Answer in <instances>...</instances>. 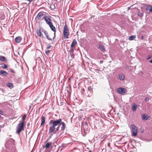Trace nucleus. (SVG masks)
Segmentation results:
<instances>
[{"label": "nucleus", "instance_id": "15", "mask_svg": "<svg viewBox=\"0 0 152 152\" xmlns=\"http://www.w3.org/2000/svg\"><path fill=\"white\" fill-rule=\"evenodd\" d=\"M149 117L148 115L145 114H144L142 116V118L143 120L146 121L148 119Z\"/></svg>", "mask_w": 152, "mask_h": 152}, {"label": "nucleus", "instance_id": "20", "mask_svg": "<svg viewBox=\"0 0 152 152\" xmlns=\"http://www.w3.org/2000/svg\"><path fill=\"white\" fill-rule=\"evenodd\" d=\"M0 60L3 61H7L5 58L4 56H1L0 57Z\"/></svg>", "mask_w": 152, "mask_h": 152}, {"label": "nucleus", "instance_id": "38", "mask_svg": "<svg viewBox=\"0 0 152 152\" xmlns=\"http://www.w3.org/2000/svg\"><path fill=\"white\" fill-rule=\"evenodd\" d=\"M150 63H152V60H150Z\"/></svg>", "mask_w": 152, "mask_h": 152}, {"label": "nucleus", "instance_id": "22", "mask_svg": "<svg viewBox=\"0 0 152 152\" xmlns=\"http://www.w3.org/2000/svg\"><path fill=\"white\" fill-rule=\"evenodd\" d=\"M2 67L4 69H6L7 68V66L5 64H1Z\"/></svg>", "mask_w": 152, "mask_h": 152}, {"label": "nucleus", "instance_id": "2", "mask_svg": "<svg viewBox=\"0 0 152 152\" xmlns=\"http://www.w3.org/2000/svg\"><path fill=\"white\" fill-rule=\"evenodd\" d=\"M69 34V30L67 25L65 24L64 26L63 29V36L64 39H67L68 38Z\"/></svg>", "mask_w": 152, "mask_h": 152}, {"label": "nucleus", "instance_id": "35", "mask_svg": "<svg viewBox=\"0 0 152 152\" xmlns=\"http://www.w3.org/2000/svg\"><path fill=\"white\" fill-rule=\"evenodd\" d=\"M149 99L148 98H146L145 99V100L146 101H148L149 100Z\"/></svg>", "mask_w": 152, "mask_h": 152}, {"label": "nucleus", "instance_id": "12", "mask_svg": "<svg viewBox=\"0 0 152 152\" xmlns=\"http://www.w3.org/2000/svg\"><path fill=\"white\" fill-rule=\"evenodd\" d=\"M41 126L44 125L45 122V117L44 116H42L41 117Z\"/></svg>", "mask_w": 152, "mask_h": 152}, {"label": "nucleus", "instance_id": "9", "mask_svg": "<svg viewBox=\"0 0 152 152\" xmlns=\"http://www.w3.org/2000/svg\"><path fill=\"white\" fill-rule=\"evenodd\" d=\"M146 10L147 11H148L149 13L152 12V6L148 5L146 8Z\"/></svg>", "mask_w": 152, "mask_h": 152}, {"label": "nucleus", "instance_id": "13", "mask_svg": "<svg viewBox=\"0 0 152 152\" xmlns=\"http://www.w3.org/2000/svg\"><path fill=\"white\" fill-rule=\"evenodd\" d=\"M137 107V105L136 104H133L132 107V110L133 111H135L136 110Z\"/></svg>", "mask_w": 152, "mask_h": 152}, {"label": "nucleus", "instance_id": "43", "mask_svg": "<svg viewBox=\"0 0 152 152\" xmlns=\"http://www.w3.org/2000/svg\"><path fill=\"white\" fill-rule=\"evenodd\" d=\"M83 126H83V125L82 126V127L83 128Z\"/></svg>", "mask_w": 152, "mask_h": 152}, {"label": "nucleus", "instance_id": "6", "mask_svg": "<svg viewBox=\"0 0 152 152\" xmlns=\"http://www.w3.org/2000/svg\"><path fill=\"white\" fill-rule=\"evenodd\" d=\"M132 136H136L137 134V130L136 126L134 124L132 125Z\"/></svg>", "mask_w": 152, "mask_h": 152}, {"label": "nucleus", "instance_id": "8", "mask_svg": "<svg viewBox=\"0 0 152 152\" xmlns=\"http://www.w3.org/2000/svg\"><path fill=\"white\" fill-rule=\"evenodd\" d=\"M22 39V38L20 36H18L16 37L15 38V41L16 42L18 43H19L21 42Z\"/></svg>", "mask_w": 152, "mask_h": 152}, {"label": "nucleus", "instance_id": "24", "mask_svg": "<svg viewBox=\"0 0 152 152\" xmlns=\"http://www.w3.org/2000/svg\"><path fill=\"white\" fill-rule=\"evenodd\" d=\"M74 51V50L73 48L71 47L70 50H69V53H73Z\"/></svg>", "mask_w": 152, "mask_h": 152}, {"label": "nucleus", "instance_id": "40", "mask_svg": "<svg viewBox=\"0 0 152 152\" xmlns=\"http://www.w3.org/2000/svg\"><path fill=\"white\" fill-rule=\"evenodd\" d=\"M141 38L142 39H143V36H141Z\"/></svg>", "mask_w": 152, "mask_h": 152}, {"label": "nucleus", "instance_id": "31", "mask_svg": "<svg viewBox=\"0 0 152 152\" xmlns=\"http://www.w3.org/2000/svg\"><path fill=\"white\" fill-rule=\"evenodd\" d=\"M50 51L49 50H47V51H45V53L47 54L48 55L49 53H50Z\"/></svg>", "mask_w": 152, "mask_h": 152}, {"label": "nucleus", "instance_id": "41", "mask_svg": "<svg viewBox=\"0 0 152 152\" xmlns=\"http://www.w3.org/2000/svg\"><path fill=\"white\" fill-rule=\"evenodd\" d=\"M11 72H13V70H11Z\"/></svg>", "mask_w": 152, "mask_h": 152}, {"label": "nucleus", "instance_id": "7", "mask_svg": "<svg viewBox=\"0 0 152 152\" xmlns=\"http://www.w3.org/2000/svg\"><path fill=\"white\" fill-rule=\"evenodd\" d=\"M117 91L119 93L123 94H124L127 91L126 89L123 88H118Z\"/></svg>", "mask_w": 152, "mask_h": 152}, {"label": "nucleus", "instance_id": "3", "mask_svg": "<svg viewBox=\"0 0 152 152\" xmlns=\"http://www.w3.org/2000/svg\"><path fill=\"white\" fill-rule=\"evenodd\" d=\"M23 122L20 123L18 124L16 128V132L19 134L20 133L24 130Z\"/></svg>", "mask_w": 152, "mask_h": 152}, {"label": "nucleus", "instance_id": "25", "mask_svg": "<svg viewBox=\"0 0 152 152\" xmlns=\"http://www.w3.org/2000/svg\"><path fill=\"white\" fill-rule=\"evenodd\" d=\"M70 55L72 59H73L74 58V53H70Z\"/></svg>", "mask_w": 152, "mask_h": 152}, {"label": "nucleus", "instance_id": "18", "mask_svg": "<svg viewBox=\"0 0 152 152\" xmlns=\"http://www.w3.org/2000/svg\"><path fill=\"white\" fill-rule=\"evenodd\" d=\"M37 34L40 37L41 36V33L40 31V29H37Z\"/></svg>", "mask_w": 152, "mask_h": 152}, {"label": "nucleus", "instance_id": "10", "mask_svg": "<svg viewBox=\"0 0 152 152\" xmlns=\"http://www.w3.org/2000/svg\"><path fill=\"white\" fill-rule=\"evenodd\" d=\"M51 29L54 32V34H56V29L55 27L53 26V23H51L49 25Z\"/></svg>", "mask_w": 152, "mask_h": 152}, {"label": "nucleus", "instance_id": "14", "mask_svg": "<svg viewBox=\"0 0 152 152\" xmlns=\"http://www.w3.org/2000/svg\"><path fill=\"white\" fill-rule=\"evenodd\" d=\"M77 44V41L75 39H74L71 45V47L73 48L74 46H75Z\"/></svg>", "mask_w": 152, "mask_h": 152}, {"label": "nucleus", "instance_id": "17", "mask_svg": "<svg viewBox=\"0 0 152 152\" xmlns=\"http://www.w3.org/2000/svg\"><path fill=\"white\" fill-rule=\"evenodd\" d=\"M7 86L10 88H12L13 87V84L11 83H8L7 84Z\"/></svg>", "mask_w": 152, "mask_h": 152}, {"label": "nucleus", "instance_id": "11", "mask_svg": "<svg viewBox=\"0 0 152 152\" xmlns=\"http://www.w3.org/2000/svg\"><path fill=\"white\" fill-rule=\"evenodd\" d=\"M7 75V72L4 70H1L0 71V75H3L6 76Z\"/></svg>", "mask_w": 152, "mask_h": 152}, {"label": "nucleus", "instance_id": "45", "mask_svg": "<svg viewBox=\"0 0 152 152\" xmlns=\"http://www.w3.org/2000/svg\"><path fill=\"white\" fill-rule=\"evenodd\" d=\"M1 131V130H0V131Z\"/></svg>", "mask_w": 152, "mask_h": 152}, {"label": "nucleus", "instance_id": "42", "mask_svg": "<svg viewBox=\"0 0 152 152\" xmlns=\"http://www.w3.org/2000/svg\"><path fill=\"white\" fill-rule=\"evenodd\" d=\"M89 152H92L91 151H89Z\"/></svg>", "mask_w": 152, "mask_h": 152}, {"label": "nucleus", "instance_id": "4", "mask_svg": "<svg viewBox=\"0 0 152 152\" xmlns=\"http://www.w3.org/2000/svg\"><path fill=\"white\" fill-rule=\"evenodd\" d=\"M43 12H39L36 16L35 19L38 21L39 20H41L44 19Z\"/></svg>", "mask_w": 152, "mask_h": 152}, {"label": "nucleus", "instance_id": "16", "mask_svg": "<svg viewBox=\"0 0 152 152\" xmlns=\"http://www.w3.org/2000/svg\"><path fill=\"white\" fill-rule=\"evenodd\" d=\"M51 145V144L50 142H48L45 145V147L46 149L49 148L50 145Z\"/></svg>", "mask_w": 152, "mask_h": 152}, {"label": "nucleus", "instance_id": "1", "mask_svg": "<svg viewBox=\"0 0 152 152\" xmlns=\"http://www.w3.org/2000/svg\"><path fill=\"white\" fill-rule=\"evenodd\" d=\"M62 119L54 120H51L50 121L49 124L50 126L49 133H51L54 131V133L58 136H61L64 133L66 127L64 122H61Z\"/></svg>", "mask_w": 152, "mask_h": 152}, {"label": "nucleus", "instance_id": "29", "mask_svg": "<svg viewBox=\"0 0 152 152\" xmlns=\"http://www.w3.org/2000/svg\"><path fill=\"white\" fill-rule=\"evenodd\" d=\"M44 33H45V36H47L48 35L47 31H44Z\"/></svg>", "mask_w": 152, "mask_h": 152}, {"label": "nucleus", "instance_id": "27", "mask_svg": "<svg viewBox=\"0 0 152 152\" xmlns=\"http://www.w3.org/2000/svg\"><path fill=\"white\" fill-rule=\"evenodd\" d=\"M143 14L141 12H139L138 13V15L139 16L142 17L143 16Z\"/></svg>", "mask_w": 152, "mask_h": 152}, {"label": "nucleus", "instance_id": "36", "mask_svg": "<svg viewBox=\"0 0 152 152\" xmlns=\"http://www.w3.org/2000/svg\"><path fill=\"white\" fill-rule=\"evenodd\" d=\"M103 61H102V60H101L100 61V64H102V63H103Z\"/></svg>", "mask_w": 152, "mask_h": 152}, {"label": "nucleus", "instance_id": "21", "mask_svg": "<svg viewBox=\"0 0 152 152\" xmlns=\"http://www.w3.org/2000/svg\"><path fill=\"white\" fill-rule=\"evenodd\" d=\"M135 36L134 35H132L130 37H129V40H133L134 38H135Z\"/></svg>", "mask_w": 152, "mask_h": 152}, {"label": "nucleus", "instance_id": "5", "mask_svg": "<svg viewBox=\"0 0 152 152\" xmlns=\"http://www.w3.org/2000/svg\"><path fill=\"white\" fill-rule=\"evenodd\" d=\"M51 17L50 16H44V19L45 20L46 23L49 25L52 23L51 22Z\"/></svg>", "mask_w": 152, "mask_h": 152}, {"label": "nucleus", "instance_id": "19", "mask_svg": "<svg viewBox=\"0 0 152 152\" xmlns=\"http://www.w3.org/2000/svg\"><path fill=\"white\" fill-rule=\"evenodd\" d=\"M99 48L100 49V50L102 51H104L105 48H104V47L102 45H100L99 47Z\"/></svg>", "mask_w": 152, "mask_h": 152}, {"label": "nucleus", "instance_id": "33", "mask_svg": "<svg viewBox=\"0 0 152 152\" xmlns=\"http://www.w3.org/2000/svg\"><path fill=\"white\" fill-rule=\"evenodd\" d=\"M0 114L1 115H2L3 114V112L1 110H0Z\"/></svg>", "mask_w": 152, "mask_h": 152}, {"label": "nucleus", "instance_id": "34", "mask_svg": "<svg viewBox=\"0 0 152 152\" xmlns=\"http://www.w3.org/2000/svg\"><path fill=\"white\" fill-rule=\"evenodd\" d=\"M51 47V46L50 45L48 47H47V49H49Z\"/></svg>", "mask_w": 152, "mask_h": 152}, {"label": "nucleus", "instance_id": "30", "mask_svg": "<svg viewBox=\"0 0 152 152\" xmlns=\"http://www.w3.org/2000/svg\"><path fill=\"white\" fill-rule=\"evenodd\" d=\"M46 37L49 40H52V39L51 38H50L48 36V35L47 36H46Z\"/></svg>", "mask_w": 152, "mask_h": 152}, {"label": "nucleus", "instance_id": "26", "mask_svg": "<svg viewBox=\"0 0 152 152\" xmlns=\"http://www.w3.org/2000/svg\"><path fill=\"white\" fill-rule=\"evenodd\" d=\"M26 117V115H25L23 116L22 117V119H23V121L22 122H23V123L24 124V122H25V118Z\"/></svg>", "mask_w": 152, "mask_h": 152}, {"label": "nucleus", "instance_id": "32", "mask_svg": "<svg viewBox=\"0 0 152 152\" xmlns=\"http://www.w3.org/2000/svg\"><path fill=\"white\" fill-rule=\"evenodd\" d=\"M91 96H92V94L91 93H90L88 95V96L89 97H91Z\"/></svg>", "mask_w": 152, "mask_h": 152}, {"label": "nucleus", "instance_id": "39", "mask_svg": "<svg viewBox=\"0 0 152 152\" xmlns=\"http://www.w3.org/2000/svg\"><path fill=\"white\" fill-rule=\"evenodd\" d=\"M54 35H54V37L53 38V39H54V38L55 37V34H54Z\"/></svg>", "mask_w": 152, "mask_h": 152}, {"label": "nucleus", "instance_id": "37", "mask_svg": "<svg viewBox=\"0 0 152 152\" xmlns=\"http://www.w3.org/2000/svg\"><path fill=\"white\" fill-rule=\"evenodd\" d=\"M85 125L86 127H88V125L87 124H86Z\"/></svg>", "mask_w": 152, "mask_h": 152}, {"label": "nucleus", "instance_id": "23", "mask_svg": "<svg viewBox=\"0 0 152 152\" xmlns=\"http://www.w3.org/2000/svg\"><path fill=\"white\" fill-rule=\"evenodd\" d=\"M119 78L121 80H123L124 79V77L123 75H120L119 76Z\"/></svg>", "mask_w": 152, "mask_h": 152}, {"label": "nucleus", "instance_id": "44", "mask_svg": "<svg viewBox=\"0 0 152 152\" xmlns=\"http://www.w3.org/2000/svg\"><path fill=\"white\" fill-rule=\"evenodd\" d=\"M1 117V115H0V118Z\"/></svg>", "mask_w": 152, "mask_h": 152}, {"label": "nucleus", "instance_id": "28", "mask_svg": "<svg viewBox=\"0 0 152 152\" xmlns=\"http://www.w3.org/2000/svg\"><path fill=\"white\" fill-rule=\"evenodd\" d=\"M92 89V88L91 87L89 86L88 88V90L89 91H91Z\"/></svg>", "mask_w": 152, "mask_h": 152}]
</instances>
